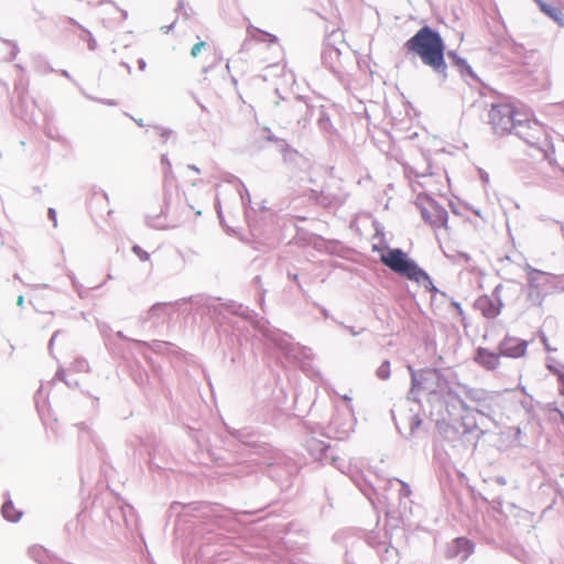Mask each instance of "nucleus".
<instances>
[{
  "instance_id": "obj_12",
  "label": "nucleus",
  "mask_w": 564,
  "mask_h": 564,
  "mask_svg": "<svg viewBox=\"0 0 564 564\" xmlns=\"http://www.w3.org/2000/svg\"><path fill=\"white\" fill-rule=\"evenodd\" d=\"M377 376L382 380H386L390 377V362L389 361H383L379 366V368L377 369Z\"/></svg>"
},
{
  "instance_id": "obj_14",
  "label": "nucleus",
  "mask_w": 564,
  "mask_h": 564,
  "mask_svg": "<svg viewBox=\"0 0 564 564\" xmlns=\"http://www.w3.org/2000/svg\"><path fill=\"white\" fill-rule=\"evenodd\" d=\"M132 251L141 261H148L150 259V254L140 246H133Z\"/></svg>"
},
{
  "instance_id": "obj_3",
  "label": "nucleus",
  "mask_w": 564,
  "mask_h": 564,
  "mask_svg": "<svg viewBox=\"0 0 564 564\" xmlns=\"http://www.w3.org/2000/svg\"><path fill=\"white\" fill-rule=\"evenodd\" d=\"M381 262L395 273L405 276L410 281L417 283L427 291H434V286L429 274L422 270L414 261L410 260L401 249H390L380 257Z\"/></svg>"
},
{
  "instance_id": "obj_9",
  "label": "nucleus",
  "mask_w": 564,
  "mask_h": 564,
  "mask_svg": "<svg viewBox=\"0 0 564 564\" xmlns=\"http://www.w3.org/2000/svg\"><path fill=\"white\" fill-rule=\"evenodd\" d=\"M547 158L553 164L558 166L561 170H564V140L552 148Z\"/></svg>"
},
{
  "instance_id": "obj_17",
  "label": "nucleus",
  "mask_w": 564,
  "mask_h": 564,
  "mask_svg": "<svg viewBox=\"0 0 564 564\" xmlns=\"http://www.w3.org/2000/svg\"><path fill=\"white\" fill-rule=\"evenodd\" d=\"M48 217L54 223V225H56V212H55V209H53V208L48 209Z\"/></svg>"
},
{
  "instance_id": "obj_2",
  "label": "nucleus",
  "mask_w": 564,
  "mask_h": 564,
  "mask_svg": "<svg viewBox=\"0 0 564 564\" xmlns=\"http://www.w3.org/2000/svg\"><path fill=\"white\" fill-rule=\"evenodd\" d=\"M409 52L419 56L422 63L436 73H446L445 45L441 35L430 26L421 28L405 42Z\"/></svg>"
},
{
  "instance_id": "obj_4",
  "label": "nucleus",
  "mask_w": 564,
  "mask_h": 564,
  "mask_svg": "<svg viewBox=\"0 0 564 564\" xmlns=\"http://www.w3.org/2000/svg\"><path fill=\"white\" fill-rule=\"evenodd\" d=\"M417 206L421 210L422 218L434 230L446 228L447 225V212L444 207L438 205L435 200L429 196H417Z\"/></svg>"
},
{
  "instance_id": "obj_8",
  "label": "nucleus",
  "mask_w": 564,
  "mask_h": 564,
  "mask_svg": "<svg viewBox=\"0 0 564 564\" xmlns=\"http://www.w3.org/2000/svg\"><path fill=\"white\" fill-rule=\"evenodd\" d=\"M540 10L546 14L549 18H551L555 23H557L560 26L564 28V14L561 9L552 7L544 2L543 0H534Z\"/></svg>"
},
{
  "instance_id": "obj_13",
  "label": "nucleus",
  "mask_w": 564,
  "mask_h": 564,
  "mask_svg": "<svg viewBox=\"0 0 564 564\" xmlns=\"http://www.w3.org/2000/svg\"><path fill=\"white\" fill-rule=\"evenodd\" d=\"M208 44L205 41L197 42L191 50V56L196 58L199 56L203 50H206Z\"/></svg>"
},
{
  "instance_id": "obj_15",
  "label": "nucleus",
  "mask_w": 564,
  "mask_h": 564,
  "mask_svg": "<svg viewBox=\"0 0 564 564\" xmlns=\"http://www.w3.org/2000/svg\"><path fill=\"white\" fill-rule=\"evenodd\" d=\"M540 338H541V341H542L543 346L545 347V349L547 351H555V350H557V347L552 346L550 344V341H549V338L544 334H541Z\"/></svg>"
},
{
  "instance_id": "obj_11",
  "label": "nucleus",
  "mask_w": 564,
  "mask_h": 564,
  "mask_svg": "<svg viewBox=\"0 0 564 564\" xmlns=\"http://www.w3.org/2000/svg\"><path fill=\"white\" fill-rule=\"evenodd\" d=\"M456 546L466 553V556L473 552V543L465 538H458L455 540Z\"/></svg>"
},
{
  "instance_id": "obj_18",
  "label": "nucleus",
  "mask_w": 564,
  "mask_h": 564,
  "mask_svg": "<svg viewBox=\"0 0 564 564\" xmlns=\"http://www.w3.org/2000/svg\"><path fill=\"white\" fill-rule=\"evenodd\" d=\"M265 35L269 36V41L270 42L275 43L278 41V39L274 35H272V34H265Z\"/></svg>"
},
{
  "instance_id": "obj_7",
  "label": "nucleus",
  "mask_w": 564,
  "mask_h": 564,
  "mask_svg": "<svg viewBox=\"0 0 564 564\" xmlns=\"http://www.w3.org/2000/svg\"><path fill=\"white\" fill-rule=\"evenodd\" d=\"M476 307L487 318H495L500 314V306L496 304L489 296H481L476 302Z\"/></svg>"
},
{
  "instance_id": "obj_1",
  "label": "nucleus",
  "mask_w": 564,
  "mask_h": 564,
  "mask_svg": "<svg viewBox=\"0 0 564 564\" xmlns=\"http://www.w3.org/2000/svg\"><path fill=\"white\" fill-rule=\"evenodd\" d=\"M489 122L499 134L510 133L518 129L517 133L531 145L538 144L540 137L544 133L541 123L534 121L531 124L525 112L508 102L492 105L489 111Z\"/></svg>"
},
{
  "instance_id": "obj_20",
  "label": "nucleus",
  "mask_w": 564,
  "mask_h": 564,
  "mask_svg": "<svg viewBox=\"0 0 564 564\" xmlns=\"http://www.w3.org/2000/svg\"><path fill=\"white\" fill-rule=\"evenodd\" d=\"M558 413H560L562 420H564V413L562 411H558Z\"/></svg>"
},
{
  "instance_id": "obj_19",
  "label": "nucleus",
  "mask_w": 564,
  "mask_h": 564,
  "mask_svg": "<svg viewBox=\"0 0 564 564\" xmlns=\"http://www.w3.org/2000/svg\"><path fill=\"white\" fill-rule=\"evenodd\" d=\"M23 302H24V299H23V296H22V295H20V296L18 297L17 304H18L19 306H21V305L23 304Z\"/></svg>"
},
{
  "instance_id": "obj_16",
  "label": "nucleus",
  "mask_w": 564,
  "mask_h": 564,
  "mask_svg": "<svg viewBox=\"0 0 564 564\" xmlns=\"http://www.w3.org/2000/svg\"><path fill=\"white\" fill-rule=\"evenodd\" d=\"M558 381H560V393L562 395H564V373H560L558 376Z\"/></svg>"
},
{
  "instance_id": "obj_6",
  "label": "nucleus",
  "mask_w": 564,
  "mask_h": 564,
  "mask_svg": "<svg viewBox=\"0 0 564 564\" xmlns=\"http://www.w3.org/2000/svg\"><path fill=\"white\" fill-rule=\"evenodd\" d=\"M500 352H494L487 348L479 347L476 350L474 360L486 370H496L500 364Z\"/></svg>"
},
{
  "instance_id": "obj_10",
  "label": "nucleus",
  "mask_w": 564,
  "mask_h": 564,
  "mask_svg": "<svg viewBox=\"0 0 564 564\" xmlns=\"http://www.w3.org/2000/svg\"><path fill=\"white\" fill-rule=\"evenodd\" d=\"M1 511L3 517L12 522L18 521L21 517V512L17 510V508L11 501L3 503Z\"/></svg>"
},
{
  "instance_id": "obj_5",
  "label": "nucleus",
  "mask_w": 564,
  "mask_h": 564,
  "mask_svg": "<svg viewBox=\"0 0 564 564\" xmlns=\"http://www.w3.org/2000/svg\"><path fill=\"white\" fill-rule=\"evenodd\" d=\"M527 351V343L514 337H506L499 345L501 356L519 358Z\"/></svg>"
}]
</instances>
